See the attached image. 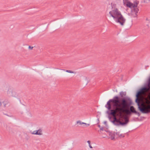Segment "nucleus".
Returning <instances> with one entry per match:
<instances>
[{
    "label": "nucleus",
    "mask_w": 150,
    "mask_h": 150,
    "mask_svg": "<svg viewBox=\"0 0 150 150\" xmlns=\"http://www.w3.org/2000/svg\"><path fill=\"white\" fill-rule=\"evenodd\" d=\"M122 112H125L127 114L129 115H131L132 113H134L136 115H137L139 117L140 115V113L138 112L136 110H133L132 109H125L121 110L120 109V107H118V113L121 114Z\"/></svg>",
    "instance_id": "5"
},
{
    "label": "nucleus",
    "mask_w": 150,
    "mask_h": 150,
    "mask_svg": "<svg viewBox=\"0 0 150 150\" xmlns=\"http://www.w3.org/2000/svg\"><path fill=\"white\" fill-rule=\"evenodd\" d=\"M140 99H138V102H136V100H135V103L137 104L138 107V109L140 111V110L139 109V108L142 109H144L145 108L146 106H145V104L143 103H142L141 104H140Z\"/></svg>",
    "instance_id": "8"
},
{
    "label": "nucleus",
    "mask_w": 150,
    "mask_h": 150,
    "mask_svg": "<svg viewBox=\"0 0 150 150\" xmlns=\"http://www.w3.org/2000/svg\"><path fill=\"white\" fill-rule=\"evenodd\" d=\"M148 80L150 81V77H149V78Z\"/></svg>",
    "instance_id": "35"
},
{
    "label": "nucleus",
    "mask_w": 150,
    "mask_h": 150,
    "mask_svg": "<svg viewBox=\"0 0 150 150\" xmlns=\"http://www.w3.org/2000/svg\"><path fill=\"white\" fill-rule=\"evenodd\" d=\"M100 130H101L103 131L104 130V128L103 127H101L100 128Z\"/></svg>",
    "instance_id": "20"
},
{
    "label": "nucleus",
    "mask_w": 150,
    "mask_h": 150,
    "mask_svg": "<svg viewBox=\"0 0 150 150\" xmlns=\"http://www.w3.org/2000/svg\"><path fill=\"white\" fill-rule=\"evenodd\" d=\"M108 117V118H109V119L110 120H111V117H110V116H109Z\"/></svg>",
    "instance_id": "27"
},
{
    "label": "nucleus",
    "mask_w": 150,
    "mask_h": 150,
    "mask_svg": "<svg viewBox=\"0 0 150 150\" xmlns=\"http://www.w3.org/2000/svg\"><path fill=\"white\" fill-rule=\"evenodd\" d=\"M109 136H110V138L111 140H114L115 139V132H114L112 131L109 132Z\"/></svg>",
    "instance_id": "13"
},
{
    "label": "nucleus",
    "mask_w": 150,
    "mask_h": 150,
    "mask_svg": "<svg viewBox=\"0 0 150 150\" xmlns=\"http://www.w3.org/2000/svg\"><path fill=\"white\" fill-rule=\"evenodd\" d=\"M150 89V81L148 80L146 83H145L144 86L139 89L137 92L135 99L136 102H137L138 100L140 99V96L142 94L149 91Z\"/></svg>",
    "instance_id": "3"
},
{
    "label": "nucleus",
    "mask_w": 150,
    "mask_h": 150,
    "mask_svg": "<svg viewBox=\"0 0 150 150\" xmlns=\"http://www.w3.org/2000/svg\"><path fill=\"white\" fill-rule=\"evenodd\" d=\"M82 124H86V123L83 122H81V125Z\"/></svg>",
    "instance_id": "26"
},
{
    "label": "nucleus",
    "mask_w": 150,
    "mask_h": 150,
    "mask_svg": "<svg viewBox=\"0 0 150 150\" xmlns=\"http://www.w3.org/2000/svg\"><path fill=\"white\" fill-rule=\"evenodd\" d=\"M2 105L1 103V101H0V107Z\"/></svg>",
    "instance_id": "33"
},
{
    "label": "nucleus",
    "mask_w": 150,
    "mask_h": 150,
    "mask_svg": "<svg viewBox=\"0 0 150 150\" xmlns=\"http://www.w3.org/2000/svg\"><path fill=\"white\" fill-rule=\"evenodd\" d=\"M77 124H79V125H81V122L79 120L77 122Z\"/></svg>",
    "instance_id": "18"
},
{
    "label": "nucleus",
    "mask_w": 150,
    "mask_h": 150,
    "mask_svg": "<svg viewBox=\"0 0 150 150\" xmlns=\"http://www.w3.org/2000/svg\"><path fill=\"white\" fill-rule=\"evenodd\" d=\"M120 95L121 97H122V98L121 99L123 98V96H125L126 95V91H124L123 92L122 91H121L120 92Z\"/></svg>",
    "instance_id": "14"
},
{
    "label": "nucleus",
    "mask_w": 150,
    "mask_h": 150,
    "mask_svg": "<svg viewBox=\"0 0 150 150\" xmlns=\"http://www.w3.org/2000/svg\"><path fill=\"white\" fill-rule=\"evenodd\" d=\"M104 123L105 125H107V122L106 121H105L104 122Z\"/></svg>",
    "instance_id": "22"
},
{
    "label": "nucleus",
    "mask_w": 150,
    "mask_h": 150,
    "mask_svg": "<svg viewBox=\"0 0 150 150\" xmlns=\"http://www.w3.org/2000/svg\"><path fill=\"white\" fill-rule=\"evenodd\" d=\"M149 66H145V69H146V67H149Z\"/></svg>",
    "instance_id": "30"
},
{
    "label": "nucleus",
    "mask_w": 150,
    "mask_h": 150,
    "mask_svg": "<svg viewBox=\"0 0 150 150\" xmlns=\"http://www.w3.org/2000/svg\"><path fill=\"white\" fill-rule=\"evenodd\" d=\"M98 127L100 128L101 127H100V125H98Z\"/></svg>",
    "instance_id": "34"
},
{
    "label": "nucleus",
    "mask_w": 150,
    "mask_h": 150,
    "mask_svg": "<svg viewBox=\"0 0 150 150\" xmlns=\"http://www.w3.org/2000/svg\"><path fill=\"white\" fill-rule=\"evenodd\" d=\"M132 104V99L129 97H124L120 99V97L115 96L107 102L105 107L108 110L107 113L109 115L115 117L116 113L118 114V107H120L121 110L130 108V109L136 110L134 107L131 106Z\"/></svg>",
    "instance_id": "1"
},
{
    "label": "nucleus",
    "mask_w": 150,
    "mask_h": 150,
    "mask_svg": "<svg viewBox=\"0 0 150 150\" xmlns=\"http://www.w3.org/2000/svg\"><path fill=\"white\" fill-rule=\"evenodd\" d=\"M139 3V1H136L134 2L133 4L134 8L132 10L131 14L134 17H136L137 16V13L138 11H139L138 8H137V5Z\"/></svg>",
    "instance_id": "6"
},
{
    "label": "nucleus",
    "mask_w": 150,
    "mask_h": 150,
    "mask_svg": "<svg viewBox=\"0 0 150 150\" xmlns=\"http://www.w3.org/2000/svg\"><path fill=\"white\" fill-rule=\"evenodd\" d=\"M28 114H29L28 115H29L30 116V117H31L32 116V115H31L30 113L29 112L28 113Z\"/></svg>",
    "instance_id": "25"
},
{
    "label": "nucleus",
    "mask_w": 150,
    "mask_h": 150,
    "mask_svg": "<svg viewBox=\"0 0 150 150\" xmlns=\"http://www.w3.org/2000/svg\"><path fill=\"white\" fill-rule=\"evenodd\" d=\"M146 20H148V18H146Z\"/></svg>",
    "instance_id": "38"
},
{
    "label": "nucleus",
    "mask_w": 150,
    "mask_h": 150,
    "mask_svg": "<svg viewBox=\"0 0 150 150\" xmlns=\"http://www.w3.org/2000/svg\"><path fill=\"white\" fill-rule=\"evenodd\" d=\"M26 139H27V140H28V139H29V138H28H28H26Z\"/></svg>",
    "instance_id": "37"
},
{
    "label": "nucleus",
    "mask_w": 150,
    "mask_h": 150,
    "mask_svg": "<svg viewBox=\"0 0 150 150\" xmlns=\"http://www.w3.org/2000/svg\"><path fill=\"white\" fill-rule=\"evenodd\" d=\"M146 0H143V2L144 3H146Z\"/></svg>",
    "instance_id": "32"
},
{
    "label": "nucleus",
    "mask_w": 150,
    "mask_h": 150,
    "mask_svg": "<svg viewBox=\"0 0 150 150\" xmlns=\"http://www.w3.org/2000/svg\"><path fill=\"white\" fill-rule=\"evenodd\" d=\"M119 137L120 138L124 137H125V135L122 134H119Z\"/></svg>",
    "instance_id": "16"
},
{
    "label": "nucleus",
    "mask_w": 150,
    "mask_h": 150,
    "mask_svg": "<svg viewBox=\"0 0 150 150\" xmlns=\"http://www.w3.org/2000/svg\"><path fill=\"white\" fill-rule=\"evenodd\" d=\"M7 94L9 96H12L14 97H16L18 96V93L16 90L14 89H12L11 88H8Z\"/></svg>",
    "instance_id": "7"
},
{
    "label": "nucleus",
    "mask_w": 150,
    "mask_h": 150,
    "mask_svg": "<svg viewBox=\"0 0 150 150\" xmlns=\"http://www.w3.org/2000/svg\"><path fill=\"white\" fill-rule=\"evenodd\" d=\"M4 114L5 115H6L8 116H9V117H11V116H9L7 114H4Z\"/></svg>",
    "instance_id": "29"
},
{
    "label": "nucleus",
    "mask_w": 150,
    "mask_h": 150,
    "mask_svg": "<svg viewBox=\"0 0 150 150\" xmlns=\"http://www.w3.org/2000/svg\"><path fill=\"white\" fill-rule=\"evenodd\" d=\"M6 129L7 130H8L9 132H11V129L9 127L7 126L6 127Z\"/></svg>",
    "instance_id": "15"
},
{
    "label": "nucleus",
    "mask_w": 150,
    "mask_h": 150,
    "mask_svg": "<svg viewBox=\"0 0 150 150\" xmlns=\"http://www.w3.org/2000/svg\"><path fill=\"white\" fill-rule=\"evenodd\" d=\"M87 143H88L89 145H90V144L91 142L90 141H87Z\"/></svg>",
    "instance_id": "23"
},
{
    "label": "nucleus",
    "mask_w": 150,
    "mask_h": 150,
    "mask_svg": "<svg viewBox=\"0 0 150 150\" xmlns=\"http://www.w3.org/2000/svg\"><path fill=\"white\" fill-rule=\"evenodd\" d=\"M63 70L65 71V70H64V69H63Z\"/></svg>",
    "instance_id": "40"
},
{
    "label": "nucleus",
    "mask_w": 150,
    "mask_h": 150,
    "mask_svg": "<svg viewBox=\"0 0 150 150\" xmlns=\"http://www.w3.org/2000/svg\"><path fill=\"white\" fill-rule=\"evenodd\" d=\"M89 146L90 148H93L91 146V145L90 144V145H89Z\"/></svg>",
    "instance_id": "24"
},
{
    "label": "nucleus",
    "mask_w": 150,
    "mask_h": 150,
    "mask_svg": "<svg viewBox=\"0 0 150 150\" xmlns=\"http://www.w3.org/2000/svg\"><path fill=\"white\" fill-rule=\"evenodd\" d=\"M33 48V47H31L30 46H29L28 47V48L30 50H32Z\"/></svg>",
    "instance_id": "19"
},
{
    "label": "nucleus",
    "mask_w": 150,
    "mask_h": 150,
    "mask_svg": "<svg viewBox=\"0 0 150 150\" xmlns=\"http://www.w3.org/2000/svg\"><path fill=\"white\" fill-rule=\"evenodd\" d=\"M30 133L33 134L42 135V131L41 129H39L37 130H35L32 132L30 131Z\"/></svg>",
    "instance_id": "9"
},
{
    "label": "nucleus",
    "mask_w": 150,
    "mask_h": 150,
    "mask_svg": "<svg viewBox=\"0 0 150 150\" xmlns=\"http://www.w3.org/2000/svg\"><path fill=\"white\" fill-rule=\"evenodd\" d=\"M66 72L70 73H74L73 71H72L69 70H66Z\"/></svg>",
    "instance_id": "17"
},
{
    "label": "nucleus",
    "mask_w": 150,
    "mask_h": 150,
    "mask_svg": "<svg viewBox=\"0 0 150 150\" xmlns=\"http://www.w3.org/2000/svg\"><path fill=\"white\" fill-rule=\"evenodd\" d=\"M119 135V132H117L116 133H115V135Z\"/></svg>",
    "instance_id": "21"
},
{
    "label": "nucleus",
    "mask_w": 150,
    "mask_h": 150,
    "mask_svg": "<svg viewBox=\"0 0 150 150\" xmlns=\"http://www.w3.org/2000/svg\"><path fill=\"white\" fill-rule=\"evenodd\" d=\"M123 2H124V0H123Z\"/></svg>",
    "instance_id": "41"
},
{
    "label": "nucleus",
    "mask_w": 150,
    "mask_h": 150,
    "mask_svg": "<svg viewBox=\"0 0 150 150\" xmlns=\"http://www.w3.org/2000/svg\"><path fill=\"white\" fill-rule=\"evenodd\" d=\"M105 131H106V132H108V131H107L106 130H105Z\"/></svg>",
    "instance_id": "39"
},
{
    "label": "nucleus",
    "mask_w": 150,
    "mask_h": 150,
    "mask_svg": "<svg viewBox=\"0 0 150 150\" xmlns=\"http://www.w3.org/2000/svg\"><path fill=\"white\" fill-rule=\"evenodd\" d=\"M85 125H86L87 127L89 126L90 125L89 124H87V123H86V124H85Z\"/></svg>",
    "instance_id": "28"
},
{
    "label": "nucleus",
    "mask_w": 150,
    "mask_h": 150,
    "mask_svg": "<svg viewBox=\"0 0 150 150\" xmlns=\"http://www.w3.org/2000/svg\"><path fill=\"white\" fill-rule=\"evenodd\" d=\"M145 103L148 105L144 109L139 108L140 111L142 113L148 114L150 112V97L149 98H146L145 100Z\"/></svg>",
    "instance_id": "4"
},
{
    "label": "nucleus",
    "mask_w": 150,
    "mask_h": 150,
    "mask_svg": "<svg viewBox=\"0 0 150 150\" xmlns=\"http://www.w3.org/2000/svg\"><path fill=\"white\" fill-rule=\"evenodd\" d=\"M109 14L113 18L116 22L119 23L122 26L124 25L126 19L117 8H115V9L110 11Z\"/></svg>",
    "instance_id": "2"
},
{
    "label": "nucleus",
    "mask_w": 150,
    "mask_h": 150,
    "mask_svg": "<svg viewBox=\"0 0 150 150\" xmlns=\"http://www.w3.org/2000/svg\"><path fill=\"white\" fill-rule=\"evenodd\" d=\"M125 120L124 122H122L120 121H118L117 120V122H119V124L120 125H121L122 126H124L127 125L128 122H129V119L127 117L125 118Z\"/></svg>",
    "instance_id": "12"
},
{
    "label": "nucleus",
    "mask_w": 150,
    "mask_h": 150,
    "mask_svg": "<svg viewBox=\"0 0 150 150\" xmlns=\"http://www.w3.org/2000/svg\"><path fill=\"white\" fill-rule=\"evenodd\" d=\"M97 120H98V123L99 122V119L98 118V119Z\"/></svg>",
    "instance_id": "31"
},
{
    "label": "nucleus",
    "mask_w": 150,
    "mask_h": 150,
    "mask_svg": "<svg viewBox=\"0 0 150 150\" xmlns=\"http://www.w3.org/2000/svg\"><path fill=\"white\" fill-rule=\"evenodd\" d=\"M6 106V104H4V107H5Z\"/></svg>",
    "instance_id": "36"
},
{
    "label": "nucleus",
    "mask_w": 150,
    "mask_h": 150,
    "mask_svg": "<svg viewBox=\"0 0 150 150\" xmlns=\"http://www.w3.org/2000/svg\"><path fill=\"white\" fill-rule=\"evenodd\" d=\"M125 1L127 2L126 5L127 7L130 8H133V9H134V7L133 3L130 2L128 0H125Z\"/></svg>",
    "instance_id": "11"
},
{
    "label": "nucleus",
    "mask_w": 150,
    "mask_h": 150,
    "mask_svg": "<svg viewBox=\"0 0 150 150\" xmlns=\"http://www.w3.org/2000/svg\"><path fill=\"white\" fill-rule=\"evenodd\" d=\"M117 120L118 121H120V120L117 119L115 117L113 118V120H111V122L114 125L118 126L120 125V124H119V122H117Z\"/></svg>",
    "instance_id": "10"
}]
</instances>
